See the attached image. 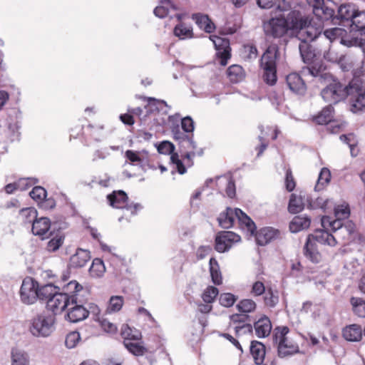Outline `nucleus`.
Returning <instances> with one entry per match:
<instances>
[{
	"instance_id": "1",
	"label": "nucleus",
	"mask_w": 365,
	"mask_h": 365,
	"mask_svg": "<svg viewBox=\"0 0 365 365\" xmlns=\"http://www.w3.org/2000/svg\"><path fill=\"white\" fill-rule=\"evenodd\" d=\"M294 17L291 22L294 31H295L296 38L299 41H313L315 39L325 40L328 41V46L336 40H339L340 43L348 46L351 45V43H346V41L343 39L341 36L344 33V30L340 28H332L325 30L323 33L320 26L316 27L312 24L311 21L308 17L307 19H301L297 17V14H293Z\"/></svg>"
},
{
	"instance_id": "2",
	"label": "nucleus",
	"mask_w": 365,
	"mask_h": 365,
	"mask_svg": "<svg viewBox=\"0 0 365 365\" xmlns=\"http://www.w3.org/2000/svg\"><path fill=\"white\" fill-rule=\"evenodd\" d=\"M279 58V47L275 43L269 44L262 54L259 67L262 71V78L269 86H273L277 81V61Z\"/></svg>"
},
{
	"instance_id": "3",
	"label": "nucleus",
	"mask_w": 365,
	"mask_h": 365,
	"mask_svg": "<svg viewBox=\"0 0 365 365\" xmlns=\"http://www.w3.org/2000/svg\"><path fill=\"white\" fill-rule=\"evenodd\" d=\"M236 220H237L240 225L243 228H246L247 232H250L251 235H253L256 231L255 222L239 208L232 209L227 207L225 212L220 213L217 218L220 226L225 229L232 227Z\"/></svg>"
},
{
	"instance_id": "4",
	"label": "nucleus",
	"mask_w": 365,
	"mask_h": 365,
	"mask_svg": "<svg viewBox=\"0 0 365 365\" xmlns=\"http://www.w3.org/2000/svg\"><path fill=\"white\" fill-rule=\"evenodd\" d=\"M297 13V17L301 19H307L306 16H302L301 14L297 11H291L287 19L279 18H272L264 24L263 28L264 31L267 36H272L274 38H280L283 36L289 29L292 36L296 37L295 31L292 27L291 19L294 17L293 14Z\"/></svg>"
},
{
	"instance_id": "5",
	"label": "nucleus",
	"mask_w": 365,
	"mask_h": 365,
	"mask_svg": "<svg viewBox=\"0 0 365 365\" xmlns=\"http://www.w3.org/2000/svg\"><path fill=\"white\" fill-rule=\"evenodd\" d=\"M56 318L53 314L41 313L30 321L29 331L36 337H47L55 330Z\"/></svg>"
},
{
	"instance_id": "6",
	"label": "nucleus",
	"mask_w": 365,
	"mask_h": 365,
	"mask_svg": "<svg viewBox=\"0 0 365 365\" xmlns=\"http://www.w3.org/2000/svg\"><path fill=\"white\" fill-rule=\"evenodd\" d=\"M82 299L76 294L69 295L66 292H57L54 296L48 299L46 307L53 312V316L61 314L66 307L73 303H81Z\"/></svg>"
},
{
	"instance_id": "7",
	"label": "nucleus",
	"mask_w": 365,
	"mask_h": 365,
	"mask_svg": "<svg viewBox=\"0 0 365 365\" xmlns=\"http://www.w3.org/2000/svg\"><path fill=\"white\" fill-rule=\"evenodd\" d=\"M327 85L321 91L324 101L329 104H336L346 98L344 85L332 76V80L326 83Z\"/></svg>"
},
{
	"instance_id": "8",
	"label": "nucleus",
	"mask_w": 365,
	"mask_h": 365,
	"mask_svg": "<svg viewBox=\"0 0 365 365\" xmlns=\"http://www.w3.org/2000/svg\"><path fill=\"white\" fill-rule=\"evenodd\" d=\"M110 205L116 209H126L130 210L131 215H134L137 211L142 209V205L139 203L128 204V196L126 193L122 190L114 191L112 194L107 197Z\"/></svg>"
},
{
	"instance_id": "9",
	"label": "nucleus",
	"mask_w": 365,
	"mask_h": 365,
	"mask_svg": "<svg viewBox=\"0 0 365 365\" xmlns=\"http://www.w3.org/2000/svg\"><path fill=\"white\" fill-rule=\"evenodd\" d=\"M20 297L25 304H33L38 299V282L31 277H26L20 289Z\"/></svg>"
},
{
	"instance_id": "10",
	"label": "nucleus",
	"mask_w": 365,
	"mask_h": 365,
	"mask_svg": "<svg viewBox=\"0 0 365 365\" xmlns=\"http://www.w3.org/2000/svg\"><path fill=\"white\" fill-rule=\"evenodd\" d=\"M301 72L303 76L314 77L322 83L329 82L332 80V75L326 71V68L320 62L304 66Z\"/></svg>"
},
{
	"instance_id": "11",
	"label": "nucleus",
	"mask_w": 365,
	"mask_h": 365,
	"mask_svg": "<svg viewBox=\"0 0 365 365\" xmlns=\"http://www.w3.org/2000/svg\"><path fill=\"white\" fill-rule=\"evenodd\" d=\"M240 239V236L233 232H221L215 239V250L218 252H227L231 248L232 242H237Z\"/></svg>"
},
{
	"instance_id": "12",
	"label": "nucleus",
	"mask_w": 365,
	"mask_h": 365,
	"mask_svg": "<svg viewBox=\"0 0 365 365\" xmlns=\"http://www.w3.org/2000/svg\"><path fill=\"white\" fill-rule=\"evenodd\" d=\"M173 139L184 149L195 150L196 143L193 140V135H190L180 130L179 124L170 126Z\"/></svg>"
},
{
	"instance_id": "13",
	"label": "nucleus",
	"mask_w": 365,
	"mask_h": 365,
	"mask_svg": "<svg viewBox=\"0 0 365 365\" xmlns=\"http://www.w3.org/2000/svg\"><path fill=\"white\" fill-rule=\"evenodd\" d=\"M210 39L213 42L217 52V56L220 58V63L225 66L227 64L228 59L230 58L229 41L217 36H210Z\"/></svg>"
},
{
	"instance_id": "14",
	"label": "nucleus",
	"mask_w": 365,
	"mask_h": 365,
	"mask_svg": "<svg viewBox=\"0 0 365 365\" xmlns=\"http://www.w3.org/2000/svg\"><path fill=\"white\" fill-rule=\"evenodd\" d=\"M334 108L331 104L324 107L322 111L314 118V120L317 123L320 125L327 124L331 123V127L332 128V133H336L340 128L341 125L336 124L334 122H331L333 118Z\"/></svg>"
},
{
	"instance_id": "15",
	"label": "nucleus",
	"mask_w": 365,
	"mask_h": 365,
	"mask_svg": "<svg viewBox=\"0 0 365 365\" xmlns=\"http://www.w3.org/2000/svg\"><path fill=\"white\" fill-rule=\"evenodd\" d=\"M287 84L291 91L299 95L305 93L307 86L302 77L297 73H292L287 76Z\"/></svg>"
},
{
	"instance_id": "16",
	"label": "nucleus",
	"mask_w": 365,
	"mask_h": 365,
	"mask_svg": "<svg viewBox=\"0 0 365 365\" xmlns=\"http://www.w3.org/2000/svg\"><path fill=\"white\" fill-rule=\"evenodd\" d=\"M91 253L88 250L78 248L71 257L69 266L73 268L83 267L91 259Z\"/></svg>"
},
{
	"instance_id": "17",
	"label": "nucleus",
	"mask_w": 365,
	"mask_h": 365,
	"mask_svg": "<svg viewBox=\"0 0 365 365\" xmlns=\"http://www.w3.org/2000/svg\"><path fill=\"white\" fill-rule=\"evenodd\" d=\"M307 239L315 243L317 242L331 247L335 246L337 243L336 237L325 230H317L314 234L309 235Z\"/></svg>"
},
{
	"instance_id": "18",
	"label": "nucleus",
	"mask_w": 365,
	"mask_h": 365,
	"mask_svg": "<svg viewBox=\"0 0 365 365\" xmlns=\"http://www.w3.org/2000/svg\"><path fill=\"white\" fill-rule=\"evenodd\" d=\"M83 301L81 303H73V307L68 309L67 319L73 323L82 321L88 317L87 308L83 306Z\"/></svg>"
},
{
	"instance_id": "19",
	"label": "nucleus",
	"mask_w": 365,
	"mask_h": 365,
	"mask_svg": "<svg viewBox=\"0 0 365 365\" xmlns=\"http://www.w3.org/2000/svg\"><path fill=\"white\" fill-rule=\"evenodd\" d=\"M330 4L336 7L338 0H327L322 6L317 8L314 15L322 21H329L336 18V16H334L335 9L329 5Z\"/></svg>"
},
{
	"instance_id": "20",
	"label": "nucleus",
	"mask_w": 365,
	"mask_h": 365,
	"mask_svg": "<svg viewBox=\"0 0 365 365\" xmlns=\"http://www.w3.org/2000/svg\"><path fill=\"white\" fill-rule=\"evenodd\" d=\"M324 58L331 62L339 61L341 68L348 71L353 67L352 61L349 56L339 58L338 55L331 49L330 46L327 50L323 51Z\"/></svg>"
},
{
	"instance_id": "21",
	"label": "nucleus",
	"mask_w": 365,
	"mask_h": 365,
	"mask_svg": "<svg viewBox=\"0 0 365 365\" xmlns=\"http://www.w3.org/2000/svg\"><path fill=\"white\" fill-rule=\"evenodd\" d=\"M51 227V221L48 217H40L35 220L32 223L31 231L34 235L39 236L42 239L47 237Z\"/></svg>"
},
{
	"instance_id": "22",
	"label": "nucleus",
	"mask_w": 365,
	"mask_h": 365,
	"mask_svg": "<svg viewBox=\"0 0 365 365\" xmlns=\"http://www.w3.org/2000/svg\"><path fill=\"white\" fill-rule=\"evenodd\" d=\"M279 232L273 227H264L256 233L257 243L264 246L278 237Z\"/></svg>"
},
{
	"instance_id": "23",
	"label": "nucleus",
	"mask_w": 365,
	"mask_h": 365,
	"mask_svg": "<svg viewBox=\"0 0 365 365\" xmlns=\"http://www.w3.org/2000/svg\"><path fill=\"white\" fill-rule=\"evenodd\" d=\"M344 91L346 93V98L351 100V97L365 92V83L361 78H354L348 85H344Z\"/></svg>"
},
{
	"instance_id": "24",
	"label": "nucleus",
	"mask_w": 365,
	"mask_h": 365,
	"mask_svg": "<svg viewBox=\"0 0 365 365\" xmlns=\"http://www.w3.org/2000/svg\"><path fill=\"white\" fill-rule=\"evenodd\" d=\"M217 185L220 190H224L227 197L233 198L236 194L235 181L230 175L218 177Z\"/></svg>"
},
{
	"instance_id": "25",
	"label": "nucleus",
	"mask_w": 365,
	"mask_h": 365,
	"mask_svg": "<svg viewBox=\"0 0 365 365\" xmlns=\"http://www.w3.org/2000/svg\"><path fill=\"white\" fill-rule=\"evenodd\" d=\"M278 355L279 357H285L299 352L298 345L290 341L287 337L277 345Z\"/></svg>"
},
{
	"instance_id": "26",
	"label": "nucleus",
	"mask_w": 365,
	"mask_h": 365,
	"mask_svg": "<svg viewBox=\"0 0 365 365\" xmlns=\"http://www.w3.org/2000/svg\"><path fill=\"white\" fill-rule=\"evenodd\" d=\"M255 334L259 338H264L269 335L272 330V324L269 319L264 316L255 322Z\"/></svg>"
},
{
	"instance_id": "27",
	"label": "nucleus",
	"mask_w": 365,
	"mask_h": 365,
	"mask_svg": "<svg viewBox=\"0 0 365 365\" xmlns=\"http://www.w3.org/2000/svg\"><path fill=\"white\" fill-rule=\"evenodd\" d=\"M304 255L312 262L317 264L322 260V255L318 251L315 242L307 239L304 247Z\"/></svg>"
},
{
	"instance_id": "28",
	"label": "nucleus",
	"mask_w": 365,
	"mask_h": 365,
	"mask_svg": "<svg viewBox=\"0 0 365 365\" xmlns=\"http://www.w3.org/2000/svg\"><path fill=\"white\" fill-rule=\"evenodd\" d=\"M307 197L305 195H302L292 194L290 196L289 205H288V210L290 213L297 214L303 210Z\"/></svg>"
},
{
	"instance_id": "29",
	"label": "nucleus",
	"mask_w": 365,
	"mask_h": 365,
	"mask_svg": "<svg viewBox=\"0 0 365 365\" xmlns=\"http://www.w3.org/2000/svg\"><path fill=\"white\" fill-rule=\"evenodd\" d=\"M250 353L257 365L262 364L265 357V346L258 341H252L250 345Z\"/></svg>"
},
{
	"instance_id": "30",
	"label": "nucleus",
	"mask_w": 365,
	"mask_h": 365,
	"mask_svg": "<svg viewBox=\"0 0 365 365\" xmlns=\"http://www.w3.org/2000/svg\"><path fill=\"white\" fill-rule=\"evenodd\" d=\"M343 336L349 341H359L362 337L361 327L356 324L346 326L343 329Z\"/></svg>"
},
{
	"instance_id": "31",
	"label": "nucleus",
	"mask_w": 365,
	"mask_h": 365,
	"mask_svg": "<svg viewBox=\"0 0 365 365\" xmlns=\"http://www.w3.org/2000/svg\"><path fill=\"white\" fill-rule=\"evenodd\" d=\"M192 19L195 21L198 26L207 33L210 34L215 29L214 23L211 21L207 15L195 14L192 15Z\"/></svg>"
},
{
	"instance_id": "32",
	"label": "nucleus",
	"mask_w": 365,
	"mask_h": 365,
	"mask_svg": "<svg viewBox=\"0 0 365 365\" xmlns=\"http://www.w3.org/2000/svg\"><path fill=\"white\" fill-rule=\"evenodd\" d=\"M311 220L307 216H295L289 224V230L292 232H298L309 227Z\"/></svg>"
},
{
	"instance_id": "33",
	"label": "nucleus",
	"mask_w": 365,
	"mask_h": 365,
	"mask_svg": "<svg viewBox=\"0 0 365 365\" xmlns=\"http://www.w3.org/2000/svg\"><path fill=\"white\" fill-rule=\"evenodd\" d=\"M336 7L338 11L336 18L347 21H351L354 15H355L357 11L354 9V6L349 4H338Z\"/></svg>"
},
{
	"instance_id": "34",
	"label": "nucleus",
	"mask_w": 365,
	"mask_h": 365,
	"mask_svg": "<svg viewBox=\"0 0 365 365\" xmlns=\"http://www.w3.org/2000/svg\"><path fill=\"white\" fill-rule=\"evenodd\" d=\"M227 76L232 83H237L242 81L245 78V72L240 65L230 66L227 71Z\"/></svg>"
},
{
	"instance_id": "35",
	"label": "nucleus",
	"mask_w": 365,
	"mask_h": 365,
	"mask_svg": "<svg viewBox=\"0 0 365 365\" xmlns=\"http://www.w3.org/2000/svg\"><path fill=\"white\" fill-rule=\"evenodd\" d=\"M159 3L160 5L156 6L153 11L155 16L158 18L163 19L166 17L168 14L170 8L174 10L177 9L170 0H160Z\"/></svg>"
},
{
	"instance_id": "36",
	"label": "nucleus",
	"mask_w": 365,
	"mask_h": 365,
	"mask_svg": "<svg viewBox=\"0 0 365 365\" xmlns=\"http://www.w3.org/2000/svg\"><path fill=\"white\" fill-rule=\"evenodd\" d=\"M174 34L180 39L190 38L193 36L192 28L185 23H179L174 28Z\"/></svg>"
},
{
	"instance_id": "37",
	"label": "nucleus",
	"mask_w": 365,
	"mask_h": 365,
	"mask_svg": "<svg viewBox=\"0 0 365 365\" xmlns=\"http://www.w3.org/2000/svg\"><path fill=\"white\" fill-rule=\"evenodd\" d=\"M355 232V225L351 221H347L344 223L343 228L337 230L335 237L341 238L343 240L349 241Z\"/></svg>"
},
{
	"instance_id": "38",
	"label": "nucleus",
	"mask_w": 365,
	"mask_h": 365,
	"mask_svg": "<svg viewBox=\"0 0 365 365\" xmlns=\"http://www.w3.org/2000/svg\"><path fill=\"white\" fill-rule=\"evenodd\" d=\"M210 272L212 277V281L215 284L220 285L222 282V277L220 267L215 258H210L209 262Z\"/></svg>"
},
{
	"instance_id": "39",
	"label": "nucleus",
	"mask_w": 365,
	"mask_h": 365,
	"mask_svg": "<svg viewBox=\"0 0 365 365\" xmlns=\"http://www.w3.org/2000/svg\"><path fill=\"white\" fill-rule=\"evenodd\" d=\"M349 101L351 112L357 113L365 110V92L357 94L355 97H351Z\"/></svg>"
},
{
	"instance_id": "40",
	"label": "nucleus",
	"mask_w": 365,
	"mask_h": 365,
	"mask_svg": "<svg viewBox=\"0 0 365 365\" xmlns=\"http://www.w3.org/2000/svg\"><path fill=\"white\" fill-rule=\"evenodd\" d=\"M57 289L58 287L52 284H47L41 287H38V299L48 302V299L58 292Z\"/></svg>"
},
{
	"instance_id": "41",
	"label": "nucleus",
	"mask_w": 365,
	"mask_h": 365,
	"mask_svg": "<svg viewBox=\"0 0 365 365\" xmlns=\"http://www.w3.org/2000/svg\"><path fill=\"white\" fill-rule=\"evenodd\" d=\"M106 272V267L102 259L95 258L89 269L90 275L95 278L101 277Z\"/></svg>"
},
{
	"instance_id": "42",
	"label": "nucleus",
	"mask_w": 365,
	"mask_h": 365,
	"mask_svg": "<svg viewBox=\"0 0 365 365\" xmlns=\"http://www.w3.org/2000/svg\"><path fill=\"white\" fill-rule=\"evenodd\" d=\"M148 104L145 106V109L146 111V115L151 114L155 111L158 112L160 110L162 109L161 106L164 105L165 106L170 108V106H169L167 103L163 100H158L154 98H148Z\"/></svg>"
},
{
	"instance_id": "43",
	"label": "nucleus",
	"mask_w": 365,
	"mask_h": 365,
	"mask_svg": "<svg viewBox=\"0 0 365 365\" xmlns=\"http://www.w3.org/2000/svg\"><path fill=\"white\" fill-rule=\"evenodd\" d=\"M38 213L34 207H26L21 209L19 212V218L25 225L32 224L36 220Z\"/></svg>"
},
{
	"instance_id": "44",
	"label": "nucleus",
	"mask_w": 365,
	"mask_h": 365,
	"mask_svg": "<svg viewBox=\"0 0 365 365\" xmlns=\"http://www.w3.org/2000/svg\"><path fill=\"white\" fill-rule=\"evenodd\" d=\"M299 45V50L301 57L305 63L309 64L314 57V53L312 51L310 46L308 44L309 41H300Z\"/></svg>"
},
{
	"instance_id": "45",
	"label": "nucleus",
	"mask_w": 365,
	"mask_h": 365,
	"mask_svg": "<svg viewBox=\"0 0 365 365\" xmlns=\"http://www.w3.org/2000/svg\"><path fill=\"white\" fill-rule=\"evenodd\" d=\"M350 302L354 313L359 317H365V301L361 298L352 297Z\"/></svg>"
},
{
	"instance_id": "46",
	"label": "nucleus",
	"mask_w": 365,
	"mask_h": 365,
	"mask_svg": "<svg viewBox=\"0 0 365 365\" xmlns=\"http://www.w3.org/2000/svg\"><path fill=\"white\" fill-rule=\"evenodd\" d=\"M124 303L122 296H112L110 298L108 305L106 309V314H111L119 312Z\"/></svg>"
},
{
	"instance_id": "47",
	"label": "nucleus",
	"mask_w": 365,
	"mask_h": 365,
	"mask_svg": "<svg viewBox=\"0 0 365 365\" xmlns=\"http://www.w3.org/2000/svg\"><path fill=\"white\" fill-rule=\"evenodd\" d=\"M120 334L123 341H137L140 338V334L136 329H132L127 324L122 326Z\"/></svg>"
},
{
	"instance_id": "48",
	"label": "nucleus",
	"mask_w": 365,
	"mask_h": 365,
	"mask_svg": "<svg viewBox=\"0 0 365 365\" xmlns=\"http://www.w3.org/2000/svg\"><path fill=\"white\" fill-rule=\"evenodd\" d=\"M351 23L353 29L365 30V11L357 10Z\"/></svg>"
},
{
	"instance_id": "49",
	"label": "nucleus",
	"mask_w": 365,
	"mask_h": 365,
	"mask_svg": "<svg viewBox=\"0 0 365 365\" xmlns=\"http://www.w3.org/2000/svg\"><path fill=\"white\" fill-rule=\"evenodd\" d=\"M331 180L330 170L327 168H323L319 175L317 185H315L316 190H320L327 185Z\"/></svg>"
},
{
	"instance_id": "50",
	"label": "nucleus",
	"mask_w": 365,
	"mask_h": 365,
	"mask_svg": "<svg viewBox=\"0 0 365 365\" xmlns=\"http://www.w3.org/2000/svg\"><path fill=\"white\" fill-rule=\"evenodd\" d=\"M123 344L130 353L135 356H143L147 351V349L138 342L123 341Z\"/></svg>"
},
{
	"instance_id": "51",
	"label": "nucleus",
	"mask_w": 365,
	"mask_h": 365,
	"mask_svg": "<svg viewBox=\"0 0 365 365\" xmlns=\"http://www.w3.org/2000/svg\"><path fill=\"white\" fill-rule=\"evenodd\" d=\"M343 219L341 218H337L335 220H331L329 217H323L322 219V225L324 228H325L327 226L331 227L332 231L334 233L337 232V230H339V229L343 228L344 223L341 222Z\"/></svg>"
},
{
	"instance_id": "52",
	"label": "nucleus",
	"mask_w": 365,
	"mask_h": 365,
	"mask_svg": "<svg viewBox=\"0 0 365 365\" xmlns=\"http://www.w3.org/2000/svg\"><path fill=\"white\" fill-rule=\"evenodd\" d=\"M264 302L267 307H274L279 302L278 292H274L272 289H268L264 297Z\"/></svg>"
},
{
	"instance_id": "53",
	"label": "nucleus",
	"mask_w": 365,
	"mask_h": 365,
	"mask_svg": "<svg viewBox=\"0 0 365 365\" xmlns=\"http://www.w3.org/2000/svg\"><path fill=\"white\" fill-rule=\"evenodd\" d=\"M256 303L250 299L241 300L237 305L239 312L242 313H250L255 310Z\"/></svg>"
},
{
	"instance_id": "54",
	"label": "nucleus",
	"mask_w": 365,
	"mask_h": 365,
	"mask_svg": "<svg viewBox=\"0 0 365 365\" xmlns=\"http://www.w3.org/2000/svg\"><path fill=\"white\" fill-rule=\"evenodd\" d=\"M289 329L287 327H277L274 329L273 339L278 345L279 342H282L287 338Z\"/></svg>"
},
{
	"instance_id": "55",
	"label": "nucleus",
	"mask_w": 365,
	"mask_h": 365,
	"mask_svg": "<svg viewBox=\"0 0 365 365\" xmlns=\"http://www.w3.org/2000/svg\"><path fill=\"white\" fill-rule=\"evenodd\" d=\"M31 197L38 204L43 201L47 195L46 190L41 186H36L29 192Z\"/></svg>"
},
{
	"instance_id": "56",
	"label": "nucleus",
	"mask_w": 365,
	"mask_h": 365,
	"mask_svg": "<svg viewBox=\"0 0 365 365\" xmlns=\"http://www.w3.org/2000/svg\"><path fill=\"white\" fill-rule=\"evenodd\" d=\"M340 140L349 145L351 156L357 155V152H355L356 141L355 139V135L353 133L341 135L340 136Z\"/></svg>"
},
{
	"instance_id": "57",
	"label": "nucleus",
	"mask_w": 365,
	"mask_h": 365,
	"mask_svg": "<svg viewBox=\"0 0 365 365\" xmlns=\"http://www.w3.org/2000/svg\"><path fill=\"white\" fill-rule=\"evenodd\" d=\"M218 293L219 291L217 288L210 286L203 292L202 298L205 303L210 304L214 302Z\"/></svg>"
},
{
	"instance_id": "58",
	"label": "nucleus",
	"mask_w": 365,
	"mask_h": 365,
	"mask_svg": "<svg viewBox=\"0 0 365 365\" xmlns=\"http://www.w3.org/2000/svg\"><path fill=\"white\" fill-rule=\"evenodd\" d=\"M306 201L309 204V207L311 209H318L321 208L322 210H325L328 203L329 200L324 199L322 197H318L315 200L309 199L308 196H307Z\"/></svg>"
},
{
	"instance_id": "59",
	"label": "nucleus",
	"mask_w": 365,
	"mask_h": 365,
	"mask_svg": "<svg viewBox=\"0 0 365 365\" xmlns=\"http://www.w3.org/2000/svg\"><path fill=\"white\" fill-rule=\"evenodd\" d=\"M12 364L11 365H26L27 359L24 353L18 350L12 349L11 351Z\"/></svg>"
},
{
	"instance_id": "60",
	"label": "nucleus",
	"mask_w": 365,
	"mask_h": 365,
	"mask_svg": "<svg viewBox=\"0 0 365 365\" xmlns=\"http://www.w3.org/2000/svg\"><path fill=\"white\" fill-rule=\"evenodd\" d=\"M109 149L114 151H117L119 150V147L110 146L109 148H104L102 149L96 150L93 155V161H96L98 159H106L110 155V153L108 151Z\"/></svg>"
},
{
	"instance_id": "61",
	"label": "nucleus",
	"mask_w": 365,
	"mask_h": 365,
	"mask_svg": "<svg viewBox=\"0 0 365 365\" xmlns=\"http://www.w3.org/2000/svg\"><path fill=\"white\" fill-rule=\"evenodd\" d=\"M82 289V286L76 280L69 282L66 285L63 287L64 292L68 293L69 295L76 294L77 297H78V292Z\"/></svg>"
},
{
	"instance_id": "62",
	"label": "nucleus",
	"mask_w": 365,
	"mask_h": 365,
	"mask_svg": "<svg viewBox=\"0 0 365 365\" xmlns=\"http://www.w3.org/2000/svg\"><path fill=\"white\" fill-rule=\"evenodd\" d=\"M181 128L185 133L190 135H193L195 129V123L192 118L190 116H186L181 118Z\"/></svg>"
},
{
	"instance_id": "63",
	"label": "nucleus",
	"mask_w": 365,
	"mask_h": 365,
	"mask_svg": "<svg viewBox=\"0 0 365 365\" xmlns=\"http://www.w3.org/2000/svg\"><path fill=\"white\" fill-rule=\"evenodd\" d=\"M236 300V297L231 293H223L220 295L219 298L220 304L225 307H232Z\"/></svg>"
},
{
	"instance_id": "64",
	"label": "nucleus",
	"mask_w": 365,
	"mask_h": 365,
	"mask_svg": "<svg viewBox=\"0 0 365 365\" xmlns=\"http://www.w3.org/2000/svg\"><path fill=\"white\" fill-rule=\"evenodd\" d=\"M80 334L78 331H72L67 334L65 340V344L68 349H72L76 346L80 340Z\"/></svg>"
}]
</instances>
